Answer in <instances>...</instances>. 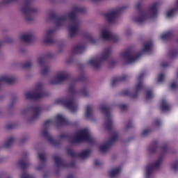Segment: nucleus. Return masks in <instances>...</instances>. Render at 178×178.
I'll return each mask as SVG.
<instances>
[{
  "label": "nucleus",
  "instance_id": "1",
  "mask_svg": "<svg viewBox=\"0 0 178 178\" xmlns=\"http://www.w3.org/2000/svg\"><path fill=\"white\" fill-rule=\"evenodd\" d=\"M85 12L84 8L79 7L72 8V11L65 15H58L54 13V11H51L49 13V20H56L57 27L63 26V22H66L67 19L71 20V24L68 26V32L70 38H73L74 35H76L80 27V21L76 18V13H84Z\"/></svg>",
  "mask_w": 178,
  "mask_h": 178
},
{
  "label": "nucleus",
  "instance_id": "2",
  "mask_svg": "<svg viewBox=\"0 0 178 178\" xmlns=\"http://www.w3.org/2000/svg\"><path fill=\"white\" fill-rule=\"evenodd\" d=\"M77 81H86V75L81 74L76 79L74 80V83L70 85L68 88V92L70 93L69 99H58L56 100L57 104L63 105L67 109H70L72 113L77 111V103L74 102V96L79 94V91L74 89L76 86L75 83Z\"/></svg>",
  "mask_w": 178,
  "mask_h": 178
},
{
  "label": "nucleus",
  "instance_id": "3",
  "mask_svg": "<svg viewBox=\"0 0 178 178\" xmlns=\"http://www.w3.org/2000/svg\"><path fill=\"white\" fill-rule=\"evenodd\" d=\"M158 6H159V2L156 1L153 3L148 10H147L141 7V3H138L136 5V9L138 13L139 17L134 18V21L136 22V23L141 24L144 23L147 19H154V17H156V16H158Z\"/></svg>",
  "mask_w": 178,
  "mask_h": 178
},
{
  "label": "nucleus",
  "instance_id": "4",
  "mask_svg": "<svg viewBox=\"0 0 178 178\" xmlns=\"http://www.w3.org/2000/svg\"><path fill=\"white\" fill-rule=\"evenodd\" d=\"M152 49V42L150 41V42H146L144 44L143 49L139 53L134 51V50L131 49H127L124 51L120 53V56L121 58H123V59H125L127 63H134L136 60H138V59H140L142 55L144 54V52H149V51H151Z\"/></svg>",
  "mask_w": 178,
  "mask_h": 178
},
{
  "label": "nucleus",
  "instance_id": "5",
  "mask_svg": "<svg viewBox=\"0 0 178 178\" xmlns=\"http://www.w3.org/2000/svg\"><path fill=\"white\" fill-rule=\"evenodd\" d=\"M167 151H168V144L164 145L161 147V155L159 156L158 160L155 163L147 165L146 166L145 178H151V177L152 176V173H154V171L155 170V169H159V168H161V163H162L163 156H165V155L166 154Z\"/></svg>",
  "mask_w": 178,
  "mask_h": 178
},
{
  "label": "nucleus",
  "instance_id": "6",
  "mask_svg": "<svg viewBox=\"0 0 178 178\" xmlns=\"http://www.w3.org/2000/svg\"><path fill=\"white\" fill-rule=\"evenodd\" d=\"M49 94L42 90V83H37L34 90L25 93L26 99H40L44 97H48Z\"/></svg>",
  "mask_w": 178,
  "mask_h": 178
},
{
  "label": "nucleus",
  "instance_id": "7",
  "mask_svg": "<svg viewBox=\"0 0 178 178\" xmlns=\"http://www.w3.org/2000/svg\"><path fill=\"white\" fill-rule=\"evenodd\" d=\"M144 76H145V72H141L138 76V83L136 86V90L134 93L129 90H124L121 92V95H123L124 97H131V98H133L134 99L137 98L140 90H145V87L143 86V79H144Z\"/></svg>",
  "mask_w": 178,
  "mask_h": 178
},
{
  "label": "nucleus",
  "instance_id": "8",
  "mask_svg": "<svg viewBox=\"0 0 178 178\" xmlns=\"http://www.w3.org/2000/svg\"><path fill=\"white\" fill-rule=\"evenodd\" d=\"M111 47L106 48L102 52V55L100 58L95 57L88 61L89 65H92L93 69H99L101 64L105 60H108L111 56Z\"/></svg>",
  "mask_w": 178,
  "mask_h": 178
},
{
  "label": "nucleus",
  "instance_id": "9",
  "mask_svg": "<svg viewBox=\"0 0 178 178\" xmlns=\"http://www.w3.org/2000/svg\"><path fill=\"white\" fill-rule=\"evenodd\" d=\"M83 141H86L90 144H94L95 143L94 138L90 136V132L87 129H82L78 132L76 136L70 141V143L77 144V143H83Z\"/></svg>",
  "mask_w": 178,
  "mask_h": 178
},
{
  "label": "nucleus",
  "instance_id": "10",
  "mask_svg": "<svg viewBox=\"0 0 178 178\" xmlns=\"http://www.w3.org/2000/svg\"><path fill=\"white\" fill-rule=\"evenodd\" d=\"M111 106H106L104 104L100 106V111L106 115V122L104 123L105 129L107 131H112L113 129V121L111 117Z\"/></svg>",
  "mask_w": 178,
  "mask_h": 178
},
{
  "label": "nucleus",
  "instance_id": "11",
  "mask_svg": "<svg viewBox=\"0 0 178 178\" xmlns=\"http://www.w3.org/2000/svg\"><path fill=\"white\" fill-rule=\"evenodd\" d=\"M21 10L24 14L25 19L27 22H31L33 20L31 13H35L37 12V9L31 8V0H26Z\"/></svg>",
  "mask_w": 178,
  "mask_h": 178
},
{
  "label": "nucleus",
  "instance_id": "12",
  "mask_svg": "<svg viewBox=\"0 0 178 178\" xmlns=\"http://www.w3.org/2000/svg\"><path fill=\"white\" fill-rule=\"evenodd\" d=\"M126 9V7H120L116 10H114L110 13L104 14V16L108 23H115L117 17H119L120 13Z\"/></svg>",
  "mask_w": 178,
  "mask_h": 178
},
{
  "label": "nucleus",
  "instance_id": "13",
  "mask_svg": "<svg viewBox=\"0 0 178 178\" xmlns=\"http://www.w3.org/2000/svg\"><path fill=\"white\" fill-rule=\"evenodd\" d=\"M70 79V74L62 71L58 72L56 76L50 81V84L54 86L55 84H59V83H62V81H66V80Z\"/></svg>",
  "mask_w": 178,
  "mask_h": 178
},
{
  "label": "nucleus",
  "instance_id": "14",
  "mask_svg": "<svg viewBox=\"0 0 178 178\" xmlns=\"http://www.w3.org/2000/svg\"><path fill=\"white\" fill-rule=\"evenodd\" d=\"M19 166H20L22 173L20 178H35L34 176L30 175L27 173V170H26L29 166H30V163L27 158L23 159L18 162Z\"/></svg>",
  "mask_w": 178,
  "mask_h": 178
},
{
  "label": "nucleus",
  "instance_id": "15",
  "mask_svg": "<svg viewBox=\"0 0 178 178\" xmlns=\"http://www.w3.org/2000/svg\"><path fill=\"white\" fill-rule=\"evenodd\" d=\"M101 35L102 40H104L112 41L113 42H118L119 41V36L112 33L108 29H102Z\"/></svg>",
  "mask_w": 178,
  "mask_h": 178
},
{
  "label": "nucleus",
  "instance_id": "16",
  "mask_svg": "<svg viewBox=\"0 0 178 178\" xmlns=\"http://www.w3.org/2000/svg\"><path fill=\"white\" fill-rule=\"evenodd\" d=\"M90 152L91 150L86 149L81 152L79 154H77L73 152L70 148L67 149V154L70 155V156H72V158H81V159H86V158H88V155H90Z\"/></svg>",
  "mask_w": 178,
  "mask_h": 178
},
{
  "label": "nucleus",
  "instance_id": "17",
  "mask_svg": "<svg viewBox=\"0 0 178 178\" xmlns=\"http://www.w3.org/2000/svg\"><path fill=\"white\" fill-rule=\"evenodd\" d=\"M118 140V134H115L113 136L104 144L99 146V151L101 152H106L108 148L113 145V143Z\"/></svg>",
  "mask_w": 178,
  "mask_h": 178
},
{
  "label": "nucleus",
  "instance_id": "18",
  "mask_svg": "<svg viewBox=\"0 0 178 178\" xmlns=\"http://www.w3.org/2000/svg\"><path fill=\"white\" fill-rule=\"evenodd\" d=\"M54 159L56 165H57L58 168H74L76 166V163L74 161H71L69 163H65V161L58 156H54Z\"/></svg>",
  "mask_w": 178,
  "mask_h": 178
},
{
  "label": "nucleus",
  "instance_id": "19",
  "mask_svg": "<svg viewBox=\"0 0 178 178\" xmlns=\"http://www.w3.org/2000/svg\"><path fill=\"white\" fill-rule=\"evenodd\" d=\"M42 136L44 138H46V140H47V141H49L50 144H51V145H54V147H59V145H60V142H59V140L52 138V136L49 135L47 129L42 131Z\"/></svg>",
  "mask_w": 178,
  "mask_h": 178
},
{
  "label": "nucleus",
  "instance_id": "20",
  "mask_svg": "<svg viewBox=\"0 0 178 178\" xmlns=\"http://www.w3.org/2000/svg\"><path fill=\"white\" fill-rule=\"evenodd\" d=\"M54 33H55V29H49L47 31L46 38L43 40L44 44H55Z\"/></svg>",
  "mask_w": 178,
  "mask_h": 178
},
{
  "label": "nucleus",
  "instance_id": "21",
  "mask_svg": "<svg viewBox=\"0 0 178 178\" xmlns=\"http://www.w3.org/2000/svg\"><path fill=\"white\" fill-rule=\"evenodd\" d=\"M15 81H16V78L15 76H3L0 77V86L2 83H5L6 84H13Z\"/></svg>",
  "mask_w": 178,
  "mask_h": 178
},
{
  "label": "nucleus",
  "instance_id": "22",
  "mask_svg": "<svg viewBox=\"0 0 178 178\" xmlns=\"http://www.w3.org/2000/svg\"><path fill=\"white\" fill-rule=\"evenodd\" d=\"M31 109L33 112V115H32V120H35L38 116H40V113L41 112V107L40 106H32L27 109L29 111Z\"/></svg>",
  "mask_w": 178,
  "mask_h": 178
},
{
  "label": "nucleus",
  "instance_id": "23",
  "mask_svg": "<svg viewBox=\"0 0 178 178\" xmlns=\"http://www.w3.org/2000/svg\"><path fill=\"white\" fill-rule=\"evenodd\" d=\"M86 51V44H79L72 48V54H83Z\"/></svg>",
  "mask_w": 178,
  "mask_h": 178
},
{
  "label": "nucleus",
  "instance_id": "24",
  "mask_svg": "<svg viewBox=\"0 0 178 178\" xmlns=\"http://www.w3.org/2000/svg\"><path fill=\"white\" fill-rule=\"evenodd\" d=\"M56 120L57 122V125L58 126H63V125H67L69 124V122L67 120H66L63 116L60 115H57L56 116Z\"/></svg>",
  "mask_w": 178,
  "mask_h": 178
},
{
  "label": "nucleus",
  "instance_id": "25",
  "mask_svg": "<svg viewBox=\"0 0 178 178\" xmlns=\"http://www.w3.org/2000/svg\"><path fill=\"white\" fill-rule=\"evenodd\" d=\"M127 79V75L124 74L122 76H116L113 79V81L111 82V87H115L116 84H118V83H120V81H124Z\"/></svg>",
  "mask_w": 178,
  "mask_h": 178
},
{
  "label": "nucleus",
  "instance_id": "26",
  "mask_svg": "<svg viewBox=\"0 0 178 178\" xmlns=\"http://www.w3.org/2000/svg\"><path fill=\"white\" fill-rule=\"evenodd\" d=\"M19 40L21 41H23L24 42H33L34 37L33 36L32 33H28L25 35H22L19 38Z\"/></svg>",
  "mask_w": 178,
  "mask_h": 178
},
{
  "label": "nucleus",
  "instance_id": "27",
  "mask_svg": "<svg viewBox=\"0 0 178 178\" xmlns=\"http://www.w3.org/2000/svg\"><path fill=\"white\" fill-rule=\"evenodd\" d=\"M160 108L162 112H166L168 111H170V106L169 105V104H168V102H166L165 99H162L160 105Z\"/></svg>",
  "mask_w": 178,
  "mask_h": 178
},
{
  "label": "nucleus",
  "instance_id": "28",
  "mask_svg": "<svg viewBox=\"0 0 178 178\" xmlns=\"http://www.w3.org/2000/svg\"><path fill=\"white\" fill-rule=\"evenodd\" d=\"M158 140H154L152 142L151 147L148 148V152L149 154H155L156 152V149H158Z\"/></svg>",
  "mask_w": 178,
  "mask_h": 178
},
{
  "label": "nucleus",
  "instance_id": "29",
  "mask_svg": "<svg viewBox=\"0 0 178 178\" xmlns=\"http://www.w3.org/2000/svg\"><path fill=\"white\" fill-rule=\"evenodd\" d=\"M120 170H122V168L120 167L112 170L109 172V177H116V176H118V175L120 173Z\"/></svg>",
  "mask_w": 178,
  "mask_h": 178
},
{
  "label": "nucleus",
  "instance_id": "30",
  "mask_svg": "<svg viewBox=\"0 0 178 178\" xmlns=\"http://www.w3.org/2000/svg\"><path fill=\"white\" fill-rule=\"evenodd\" d=\"M92 107L91 105L86 106V119H92Z\"/></svg>",
  "mask_w": 178,
  "mask_h": 178
},
{
  "label": "nucleus",
  "instance_id": "31",
  "mask_svg": "<svg viewBox=\"0 0 178 178\" xmlns=\"http://www.w3.org/2000/svg\"><path fill=\"white\" fill-rule=\"evenodd\" d=\"M173 37V33L172 31L167 32L166 33H164L161 35V40H170Z\"/></svg>",
  "mask_w": 178,
  "mask_h": 178
},
{
  "label": "nucleus",
  "instance_id": "32",
  "mask_svg": "<svg viewBox=\"0 0 178 178\" xmlns=\"http://www.w3.org/2000/svg\"><path fill=\"white\" fill-rule=\"evenodd\" d=\"M84 37L86 38V40H88V41H89V42H90V44H95V42H97V40L94 39V38H92L90 33H86Z\"/></svg>",
  "mask_w": 178,
  "mask_h": 178
},
{
  "label": "nucleus",
  "instance_id": "33",
  "mask_svg": "<svg viewBox=\"0 0 178 178\" xmlns=\"http://www.w3.org/2000/svg\"><path fill=\"white\" fill-rule=\"evenodd\" d=\"M14 143L15 138H10L4 145L5 148H10Z\"/></svg>",
  "mask_w": 178,
  "mask_h": 178
},
{
  "label": "nucleus",
  "instance_id": "34",
  "mask_svg": "<svg viewBox=\"0 0 178 178\" xmlns=\"http://www.w3.org/2000/svg\"><path fill=\"white\" fill-rule=\"evenodd\" d=\"M178 55V51L176 49L174 50H170V58H171V59H173L175 58H176V56Z\"/></svg>",
  "mask_w": 178,
  "mask_h": 178
},
{
  "label": "nucleus",
  "instance_id": "35",
  "mask_svg": "<svg viewBox=\"0 0 178 178\" xmlns=\"http://www.w3.org/2000/svg\"><path fill=\"white\" fill-rule=\"evenodd\" d=\"M48 72H49V66L45 65L42 70V75L45 76L46 74H48Z\"/></svg>",
  "mask_w": 178,
  "mask_h": 178
},
{
  "label": "nucleus",
  "instance_id": "36",
  "mask_svg": "<svg viewBox=\"0 0 178 178\" xmlns=\"http://www.w3.org/2000/svg\"><path fill=\"white\" fill-rule=\"evenodd\" d=\"M38 158H39L40 161L43 162L44 165H45V162L47 161V160L45 159V154L39 153Z\"/></svg>",
  "mask_w": 178,
  "mask_h": 178
},
{
  "label": "nucleus",
  "instance_id": "37",
  "mask_svg": "<svg viewBox=\"0 0 178 178\" xmlns=\"http://www.w3.org/2000/svg\"><path fill=\"white\" fill-rule=\"evenodd\" d=\"M171 169H172V170H173L174 172H177V170H178V160H177L176 161H175V162L171 165Z\"/></svg>",
  "mask_w": 178,
  "mask_h": 178
},
{
  "label": "nucleus",
  "instance_id": "38",
  "mask_svg": "<svg viewBox=\"0 0 178 178\" xmlns=\"http://www.w3.org/2000/svg\"><path fill=\"white\" fill-rule=\"evenodd\" d=\"M154 95L151 90H146V99H152Z\"/></svg>",
  "mask_w": 178,
  "mask_h": 178
},
{
  "label": "nucleus",
  "instance_id": "39",
  "mask_svg": "<svg viewBox=\"0 0 178 178\" xmlns=\"http://www.w3.org/2000/svg\"><path fill=\"white\" fill-rule=\"evenodd\" d=\"M79 93L81 94L83 97L88 96V91H87L86 88H83L81 90L79 91Z\"/></svg>",
  "mask_w": 178,
  "mask_h": 178
},
{
  "label": "nucleus",
  "instance_id": "40",
  "mask_svg": "<svg viewBox=\"0 0 178 178\" xmlns=\"http://www.w3.org/2000/svg\"><path fill=\"white\" fill-rule=\"evenodd\" d=\"M176 12V8L170 10L167 12V17H172L175 15V13Z\"/></svg>",
  "mask_w": 178,
  "mask_h": 178
},
{
  "label": "nucleus",
  "instance_id": "41",
  "mask_svg": "<svg viewBox=\"0 0 178 178\" xmlns=\"http://www.w3.org/2000/svg\"><path fill=\"white\" fill-rule=\"evenodd\" d=\"M151 133L150 129H145L140 134L141 137H145V136H148Z\"/></svg>",
  "mask_w": 178,
  "mask_h": 178
},
{
  "label": "nucleus",
  "instance_id": "42",
  "mask_svg": "<svg viewBox=\"0 0 178 178\" xmlns=\"http://www.w3.org/2000/svg\"><path fill=\"white\" fill-rule=\"evenodd\" d=\"M51 123H52V120H46L43 123V127L47 129H48V127H49V124H51Z\"/></svg>",
  "mask_w": 178,
  "mask_h": 178
},
{
  "label": "nucleus",
  "instance_id": "43",
  "mask_svg": "<svg viewBox=\"0 0 178 178\" xmlns=\"http://www.w3.org/2000/svg\"><path fill=\"white\" fill-rule=\"evenodd\" d=\"M165 80V75L163 74H160L157 78V83H162Z\"/></svg>",
  "mask_w": 178,
  "mask_h": 178
},
{
  "label": "nucleus",
  "instance_id": "44",
  "mask_svg": "<svg viewBox=\"0 0 178 178\" xmlns=\"http://www.w3.org/2000/svg\"><path fill=\"white\" fill-rule=\"evenodd\" d=\"M38 63L40 66H42L45 63V57H39Z\"/></svg>",
  "mask_w": 178,
  "mask_h": 178
},
{
  "label": "nucleus",
  "instance_id": "45",
  "mask_svg": "<svg viewBox=\"0 0 178 178\" xmlns=\"http://www.w3.org/2000/svg\"><path fill=\"white\" fill-rule=\"evenodd\" d=\"M22 67L24 69H29V67H31V63L30 61H28L22 65Z\"/></svg>",
  "mask_w": 178,
  "mask_h": 178
},
{
  "label": "nucleus",
  "instance_id": "46",
  "mask_svg": "<svg viewBox=\"0 0 178 178\" xmlns=\"http://www.w3.org/2000/svg\"><path fill=\"white\" fill-rule=\"evenodd\" d=\"M170 88L171 90H176V88H178L177 83L175 81L172 82L170 84Z\"/></svg>",
  "mask_w": 178,
  "mask_h": 178
},
{
  "label": "nucleus",
  "instance_id": "47",
  "mask_svg": "<svg viewBox=\"0 0 178 178\" xmlns=\"http://www.w3.org/2000/svg\"><path fill=\"white\" fill-rule=\"evenodd\" d=\"M131 127H133V122L129 121L127 124L125 129H126V130H129V129H131Z\"/></svg>",
  "mask_w": 178,
  "mask_h": 178
},
{
  "label": "nucleus",
  "instance_id": "48",
  "mask_svg": "<svg viewBox=\"0 0 178 178\" xmlns=\"http://www.w3.org/2000/svg\"><path fill=\"white\" fill-rule=\"evenodd\" d=\"M119 108L122 111H127V104H120L119 106Z\"/></svg>",
  "mask_w": 178,
  "mask_h": 178
},
{
  "label": "nucleus",
  "instance_id": "49",
  "mask_svg": "<svg viewBox=\"0 0 178 178\" xmlns=\"http://www.w3.org/2000/svg\"><path fill=\"white\" fill-rule=\"evenodd\" d=\"M7 130H12V129H15L14 124H9L6 127Z\"/></svg>",
  "mask_w": 178,
  "mask_h": 178
},
{
  "label": "nucleus",
  "instance_id": "50",
  "mask_svg": "<svg viewBox=\"0 0 178 178\" xmlns=\"http://www.w3.org/2000/svg\"><path fill=\"white\" fill-rule=\"evenodd\" d=\"M17 0H4L3 1V3L8 4V3H12V2H15Z\"/></svg>",
  "mask_w": 178,
  "mask_h": 178
},
{
  "label": "nucleus",
  "instance_id": "51",
  "mask_svg": "<svg viewBox=\"0 0 178 178\" xmlns=\"http://www.w3.org/2000/svg\"><path fill=\"white\" fill-rule=\"evenodd\" d=\"M101 165V163L99 162V160L96 159L94 161V166H100Z\"/></svg>",
  "mask_w": 178,
  "mask_h": 178
},
{
  "label": "nucleus",
  "instance_id": "52",
  "mask_svg": "<svg viewBox=\"0 0 178 178\" xmlns=\"http://www.w3.org/2000/svg\"><path fill=\"white\" fill-rule=\"evenodd\" d=\"M69 135L66 134H63L61 135H60L59 138H69Z\"/></svg>",
  "mask_w": 178,
  "mask_h": 178
},
{
  "label": "nucleus",
  "instance_id": "53",
  "mask_svg": "<svg viewBox=\"0 0 178 178\" xmlns=\"http://www.w3.org/2000/svg\"><path fill=\"white\" fill-rule=\"evenodd\" d=\"M154 124L157 127H159V126H161V120H156L155 122H154Z\"/></svg>",
  "mask_w": 178,
  "mask_h": 178
},
{
  "label": "nucleus",
  "instance_id": "54",
  "mask_svg": "<svg viewBox=\"0 0 178 178\" xmlns=\"http://www.w3.org/2000/svg\"><path fill=\"white\" fill-rule=\"evenodd\" d=\"M161 67H168L169 66V63H166V62L162 63L161 64Z\"/></svg>",
  "mask_w": 178,
  "mask_h": 178
},
{
  "label": "nucleus",
  "instance_id": "55",
  "mask_svg": "<svg viewBox=\"0 0 178 178\" xmlns=\"http://www.w3.org/2000/svg\"><path fill=\"white\" fill-rule=\"evenodd\" d=\"M44 165H39L37 167V170H42Z\"/></svg>",
  "mask_w": 178,
  "mask_h": 178
},
{
  "label": "nucleus",
  "instance_id": "56",
  "mask_svg": "<svg viewBox=\"0 0 178 178\" xmlns=\"http://www.w3.org/2000/svg\"><path fill=\"white\" fill-rule=\"evenodd\" d=\"M115 64H116V61H115V60H111V61L110 62L111 66H113V65H115Z\"/></svg>",
  "mask_w": 178,
  "mask_h": 178
},
{
  "label": "nucleus",
  "instance_id": "57",
  "mask_svg": "<svg viewBox=\"0 0 178 178\" xmlns=\"http://www.w3.org/2000/svg\"><path fill=\"white\" fill-rule=\"evenodd\" d=\"M67 178H74V175L72 174H70L67 176Z\"/></svg>",
  "mask_w": 178,
  "mask_h": 178
},
{
  "label": "nucleus",
  "instance_id": "58",
  "mask_svg": "<svg viewBox=\"0 0 178 178\" xmlns=\"http://www.w3.org/2000/svg\"><path fill=\"white\" fill-rule=\"evenodd\" d=\"M48 177V173H44V175H43V178H47Z\"/></svg>",
  "mask_w": 178,
  "mask_h": 178
},
{
  "label": "nucleus",
  "instance_id": "59",
  "mask_svg": "<svg viewBox=\"0 0 178 178\" xmlns=\"http://www.w3.org/2000/svg\"><path fill=\"white\" fill-rule=\"evenodd\" d=\"M27 140V138H24L22 140V144H23V143H24V141H26Z\"/></svg>",
  "mask_w": 178,
  "mask_h": 178
},
{
  "label": "nucleus",
  "instance_id": "60",
  "mask_svg": "<svg viewBox=\"0 0 178 178\" xmlns=\"http://www.w3.org/2000/svg\"><path fill=\"white\" fill-rule=\"evenodd\" d=\"M93 2H97V1H102V0H92Z\"/></svg>",
  "mask_w": 178,
  "mask_h": 178
},
{
  "label": "nucleus",
  "instance_id": "61",
  "mask_svg": "<svg viewBox=\"0 0 178 178\" xmlns=\"http://www.w3.org/2000/svg\"><path fill=\"white\" fill-rule=\"evenodd\" d=\"M2 46V42H0V47Z\"/></svg>",
  "mask_w": 178,
  "mask_h": 178
},
{
  "label": "nucleus",
  "instance_id": "62",
  "mask_svg": "<svg viewBox=\"0 0 178 178\" xmlns=\"http://www.w3.org/2000/svg\"><path fill=\"white\" fill-rule=\"evenodd\" d=\"M7 178H12V177H8Z\"/></svg>",
  "mask_w": 178,
  "mask_h": 178
},
{
  "label": "nucleus",
  "instance_id": "63",
  "mask_svg": "<svg viewBox=\"0 0 178 178\" xmlns=\"http://www.w3.org/2000/svg\"><path fill=\"white\" fill-rule=\"evenodd\" d=\"M67 63H70V62L67 61Z\"/></svg>",
  "mask_w": 178,
  "mask_h": 178
},
{
  "label": "nucleus",
  "instance_id": "64",
  "mask_svg": "<svg viewBox=\"0 0 178 178\" xmlns=\"http://www.w3.org/2000/svg\"><path fill=\"white\" fill-rule=\"evenodd\" d=\"M0 6H1V3H0Z\"/></svg>",
  "mask_w": 178,
  "mask_h": 178
}]
</instances>
